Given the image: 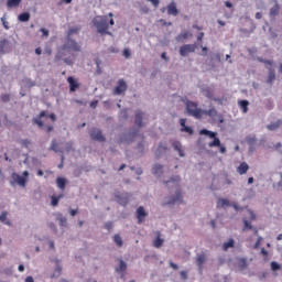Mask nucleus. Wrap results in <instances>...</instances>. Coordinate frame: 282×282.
<instances>
[{
    "mask_svg": "<svg viewBox=\"0 0 282 282\" xmlns=\"http://www.w3.org/2000/svg\"><path fill=\"white\" fill-rule=\"evenodd\" d=\"M72 52H80V45L76 40L66 36L64 44L57 50L54 57L55 63H65V65H74L76 63V54Z\"/></svg>",
    "mask_w": 282,
    "mask_h": 282,
    "instance_id": "1",
    "label": "nucleus"
},
{
    "mask_svg": "<svg viewBox=\"0 0 282 282\" xmlns=\"http://www.w3.org/2000/svg\"><path fill=\"white\" fill-rule=\"evenodd\" d=\"M186 111L188 116L196 118V120H200L204 116V110L197 107V102L195 101H186Z\"/></svg>",
    "mask_w": 282,
    "mask_h": 282,
    "instance_id": "2",
    "label": "nucleus"
},
{
    "mask_svg": "<svg viewBox=\"0 0 282 282\" xmlns=\"http://www.w3.org/2000/svg\"><path fill=\"white\" fill-rule=\"evenodd\" d=\"M93 24L96 26L98 34L105 35V32L109 30V23L107 15L98 17L93 20Z\"/></svg>",
    "mask_w": 282,
    "mask_h": 282,
    "instance_id": "3",
    "label": "nucleus"
},
{
    "mask_svg": "<svg viewBox=\"0 0 282 282\" xmlns=\"http://www.w3.org/2000/svg\"><path fill=\"white\" fill-rule=\"evenodd\" d=\"M23 176L17 174V173H13L11 175L12 180L17 182V184H19V186H23L25 187V184H28V177L30 176V172L28 171H24L22 173Z\"/></svg>",
    "mask_w": 282,
    "mask_h": 282,
    "instance_id": "4",
    "label": "nucleus"
},
{
    "mask_svg": "<svg viewBox=\"0 0 282 282\" xmlns=\"http://www.w3.org/2000/svg\"><path fill=\"white\" fill-rule=\"evenodd\" d=\"M12 52V42L8 39L0 40V56L10 54Z\"/></svg>",
    "mask_w": 282,
    "mask_h": 282,
    "instance_id": "5",
    "label": "nucleus"
},
{
    "mask_svg": "<svg viewBox=\"0 0 282 282\" xmlns=\"http://www.w3.org/2000/svg\"><path fill=\"white\" fill-rule=\"evenodd\" d=\"M197 50V44H184L180 47V55L181 56H188V54H193Z\"/></svg>",
    "mask_w": 282,
    "mask_h": 282,
    "instance_id": "6",
    "label": "nucleus"
},
{
    "mask_svg": "<svg viewBox=\"0 0 282 282\" xmlns=\"http://www.w3.org/2000/svg\"><path fill=\"white\" fill-rule=\"evenodd\" d=\"M128 89L127 82L124 79H119L117 82V87L113 89L115 96H122Z\"/></svg>",
    "mask_w": 282,
    "mask_h": 282,
    "instance_id": "7",
    "label": "nucleus"
},
{
    "mask_svg": "<svg viewBox=\"0 0 282 282\" xmlns=\"http://www.w3.org/2000/svg\"><path fill=\"white\" fill-rule=\"evenodd\" d=\"M221 56H224L221 53L217 52H209L208 53V61L210 63V65H213V67H215L216 65H219V63H221Z\"/></svg>",
    "mask_w": 282,
    "mask_h": 282,
    "instance_id": "8",
    "label": "nucleus"
},
{
    "mask_svg": "<svg viewBox=\"0 0 282 282\" xmlns=\"http://www.w3.org/2000/svg\"><path fill=\"white\" fill-rule=\"evenodd\" d=\"M272 3H274V6L270 9L269 15H270V19L274 21V19L279 17V12L281 11V4H279V0H272Z\"/></svg>",
    "mask_w": 282,
    "mask_h": 282,
    "instance_id": "9",
    "label": "nucleus"
},
{
    "mask_svg": "<svg viewBox=\"0 0 282 282\" xmlns=\"http://www.w3.org/2000/svg\"><path fill=\"white\" fill-rule=\"evenodd\" d=\"M90 138L93 140H97L98 142H105V137L102 135V131L94 128L91 131H90Z\"/></svg>",
    "mask_w": 282,
    "mask_h": 282,
    "instance_id": "10",
    "label": "nucleus"
},
{
    "mask_svg": "<svg viewBox=\"0 0 282 282\" xmlns=\"http://www.w3.org/2000/svg\"><path fill=\"white\" fill-rule=\"evenodd\" d=\"M209 149L217 147L220 153H226V147L221 145V140L219 138H215L214 141L208 143Z\"/></svg>",
    "mask_w": 282,
    "mask_h": 282,
    "instance_id": "11",
    "label": "nucleus"
},
{
    "mask_svg": "<svg viewBox=\"0 0 282 282\" xmlns=\"http://www.w3.org/2000/svg\"><path fill=\"white\" fill-rule=\"evenodd\" d=\"M166 204H182V191L176 189L175 196H171L164 205Z\"/></svg>",
    "mask_w": 282,
    "mask_h": 282,
    "instance_id": "12",
    "label": "nucleus"
},
{
    "mask_svg": "<svg viewBox=\"0 0 282 282\" xmlns=\"http://www.w3.org/2000/svg\"><path fill=\"white\" fill-rule=\"evenodd\" d=\"M42 118H47V112L45 110H42L39 117L33 119L34 124H37L40 129H43V127H45V124L43 123V120H41Z\"/></svg>",
    "mask_w": 282,
    "mask_h": 282,
    "instance_id": "13",
    "label": "nucleus"
},
{
    "mask_svg": "<svg viewBox=\"0 0 282 282\" xmlns=\"http://www.w3.org/2000/svg\"><path fill=\"white\" fill-rule=\"evenodd\" d=\"M147 212L144 210V207L140 206L137 209V219H138V224H142V221H144V219H147Z\"/></svg>",
    "mask_w": 282,
    "mask_h": 282,
    "instance_id": "14",
    "label": "nucleus"
},
{
    "mask_svg": "<svg viewBox=\"0 0 282 282\" xmlns=\"http://www.w3.org/2000/svg\"><path fill=\"white\" fill-rule=\"evenodd\" d=\"M167 14H170L172 17H177L180 14V10H177V3L171 2L167 6Z\"/></svg>",
    "mask_w": 282,
    "mask_h": 282,
    "instance_id": "15",
    "label": "nucleus"
},
{
    "mask_svg": "<svg viewBox=\"0 0 282 282\" xmlns=\"http://www.w3.org/2000/svg\"><path fill=\"white\" fill-rule=\"evenodd\" d=\"M256 59L258 61V63H263L267 67V69H269V72H272V67L274 66V61L272 59H265L263 57H256Z\"/></svg>",
    "mask_w": 282,
    "mask_h": 282,
    "instance_id": "16",
    "label": "nucleus"
},
{
    "mask_svg": "<svg viewBox=\"0 0 282 282\" xmlns=\"http://www.w3.org/2000/svg\"><path fill=\"white\" fill-rule=\"evenodd\" d=\"M67 83L69 85V90L70 91H76V89H78V87H80V85L78 84V82H76V79H74V77L69 76L67 78Z\"/></svg>",
    "mask_w": 282,
    "mask_h": 282,
    "instance_id": "17",
    "label": "nucleus"
},
{
    "mask_svg": "<svg viewBox=\"0 0 282 282\" xmlns=\"http://www.w3.org/2000/svg\"><path fill=\"white\" fill-rule=\"evenodd\" d=\"M249 169H250V165H248V163H246V162H242L237 167V173H239V175H246L248 173Z\"/></svg>",
    "mask_w": 282,
    "mask_h": 282,
    "instance_id": "18",
    "label": "nucleus"
},
{
    "mask_svg": "<svg viewBox=\"0 0 282 282\" xmlns=\"http://www.w3.org/2000/svg\"><path fill=\"white\" fill-rule=\"evenodd\" d=\"M196 263L202 272V269L204 268V263H206V253L198 254L196 258Z\"/></svg>",
    "mask_w": 282,
    "mask_h": 282,
    "instance_id": "19",
    "label": "nucleus"
},
{
    "mask_svg": "<svg viewBox=\"0 0 282 282\" xmlns=\"http://www.w3.org/2000/svg\"><path fill=\"white\" fill-rule=\"evenodd\" d=\"M30 12L25 11L18 15V21H20V23H28V21H30Z\"/></svg>",
    "mask_w": 282,
    "mask_h": 282,
    "instance_id": "20",
    "label": "nucleus"
},
{
    "mask_svg": "<svg viewBox=\"0 0 282 282\" xmlns=\"http://www.w3.org/2000/svg\"><path fill=\"white\" fill-rule=\"evenodd\" d=\"M174 151H177L180 158H184V149H182V143L180 141H175L173 143Z\"/></svg>",
    "mask_w": 282,
    "mask_h": 282,
    "instance_id": "21",
    "label": "nucleus"
},
{
    "mask_svg": "<svg viewBox=\"0 0 282 282\" xmlns=\"http://www.w3.org/2000/svg\"><path fill=\"white\" fill-rule=\"evenodd\" d=\"M0 221H1V224H4L6 226H12V223L8 219V212L1 213Z\"/></svg>",
    "mask_w": 282,
    "mask_h": 282,
    "instance_id": "22",
    "label": "nucleus"
},
{
    "mask_svg": "<svg viewBox=\"0 0 282 282\" xmlns=\"http://www.w3.org/2000/svg\"><path fill=\"white\" fill-rule=\"evenodd\" d=\"M199 133H200V135H208L213 140H215V138H217V132H213V131H209L207 129L200 130Z\"/></svg>",
    "mask_w": 282,
    "mask_h": 282,
    "instance_id": "23",
    "label": "nucleus"
},
{
    "mask_svg": "<svg viewBox=\"0 0 282 282\" xmlns=\"http://www.w3.org/2000/svg\"><path fill=\"white\" fill-rule=\"evenodd\" d=\"M56 184L61 191H64L65 186L67 185V180H65L63 177H57Z\"/></svg>",
    "mask_w": 282,
    "mask_h": 282,
    "instance_id": "24",
    "label": "nucleus"
},
{
    "mask_svg": "<svg viewBox=\"0 0 282 282\" xmlns=\"http://www.w3.org/2000/svg\"><path fill=\"white\" fill-rule=\"evenodd\" d=\"M22 0H7V8H19Z\"/></svg>",
    "mask_w": 282,
    "mask_h": 282,
    "instance_id": "25",
    "label": "nucleus"
},
{
    "mask_svg": "<svg viewBox=\"0 0 282 282\" xmlns=\"http://www.w3.org/2000/svg\"><path fill=\"white\" fill-rule=\"evenodd\" d=\"M65 197V195L59 194L58 196H52L51 197V205L52 206H58V202L59 199H63Z\"/></svg>",
    "mask_w": 282,
    "mask_h": 282,
    "instance_id": "26",
    "label": "nucleus"
},
{
    "mask_svg": "<svg viewBox=\"0 0 282 282\" xmlns=\"http://www.w3.org/2000/svg\"><path fill=\"white\" fill-rule=\"evenodd\" d=\"M250 102L248 100H240L239 101V107L243 111V113H248V106Z\"/></svg>",
    "mask_w": 282,
    "mask_h": 282,
    "instance_id": "27",
    "label": "nucleus"
},
{
    "mask_svg": "<svg viewBox=\"0 0 282 282\" xmlns=\"http://www.w3.org/2000/svg\"><path fill=\"white\" fill-rule=\"evenodd\" d=\"M203 116H209V118H215V116H217V110L215 108H210L209 110H203Z\"/></svg>",
    "mask_w": 282,
    "mask_h": 282,
    "instance_id": "28",
    "label": "nucleus"
},
{
    "mask_svg": "<svg viewBox=\"0 0 282 282\" xmlns=\"http://www.w3.org/2000/svg\"><path fill=\"white\" fill-rule=\"evenodd\" d=\"M142 116H143L142 111L138 110V111L135 112V120H134V122H135V124H138L139 127H142Z\"/></svg>",
    "mask_w": 282,
    "mask_h": 282,
    "instance_id": "29",
    "label": "nucleus"
},
{
    "mask_svg": "<svg viewBox=\"0 0 282 282\" xmlns=\"http://www.w3.org/2000/svg\"><path fill=\"white\" fill-rule=\"evenodd\" d=\"M21 147H23L24 149H30V147H32V140L30 139H22L20 141Z\"/></svg>",
    "mask_w": 282,
    "mask_h": 282,
    "instance_id": "30",
    "label": "nucleus"
},
{
    "mask_svg": "<svg viewBox=\"0 0 282 282\" xmlns=\"http://www.w3.org/2000/svg\"><path fill=\"white\" fill-rule=\"evenodd\" d=\"M224 206H230V202H228V199L226 198H219L217 203V207L224 208Z\"/></svg>",
    "mask_w": 282,
    "mask_h": 282,
    "instance_id": "31",
    "label": "nucleus"
},
{
    "mask_svg": "<svg viewBox=\"0 0 282 282\" xmlns=\"http://www.w3.org/2000/svg\"><path fill=\"white\" fill-rule=\"evenodd\" d=\"M163 166L162 165H160V164H155L154 166H153V174L154 175H162V173H163Z\"/></svg>",
    "mask_w": 282,
    "mask_h": 282,
    "instance_id": "32",
    "label": "nucleus"
},
{
    "mask_svg": "<svg viewBox=\"0 0 282 282\" xmlns=\"http://www.w3.org/2000/svg\"><path fill=\"white\" fill-rule=\"evenodd\" d=\"M228 248H235V240L234 239H229L227 242H224L223 249L228 250Z\"/></svg>",
    "mask_w": 282,
    "mask_h": 282,
    "instance_id": "33",
    "label": "nucleus"
},
{
    "mask_svg": "<svg viewBox=\"0 0 282 282\" xmlns=\"http://www.w3.org/2000/svg\"><path fill=\"white\" fill-rule=\"evenodd\" d=\"M113 241L118 246V248H122L123 242H122V237H120V235L118 234L115 235Z\"/></svg>",
    "mask_w": 282,
    "mask_h": 282,
    "instance_id": "34",
    "label": "nucleus"
},
{
    "mask_svg": "<svg viewBox=\"0 0 282 282\" xmlns=\"http://www.w3.org/2000/svg\"><path fill=\"white\" fill-rule=\"evenodd\" d=\"M281 127V121H276L268 126L269 131H276Z\"/></svg>",
    "mask_w": 282,
    "mask_h": 282,
    "instance_id": "35",
    "label": "nucleus"
},
{
    "mask_svg": "<svg viewBox=\"0 0 282 282\" xmlns=\"http://www.w3.org/2000/svg\"><path fill=\"white\" fill-rule=\"evenodd\" d=\"M164 243V240L160 237H158L154 242H153V246L154 248H162V245Z\"/></svg>",
    "mask_w": 282,
    "mask_h": 282,
    "instance_id": "36",
    "label": "nucleus"
},
{
    "mask_svg": "<svg viewBox=\"0 0 282 282\" xmlns=\"http://www.w3.org/2000/svg\"><path fill=\"white\" fill-rule=\"evenodd\" d=\"M61 272H63V269L61 267H56L53 272V279H57V276H61Z\"/></svg>",
    "mask_w": 282,
    "mask_h": 282,
    "instance_id": "37",
    "label": "nucleus"
},
{
    "mask_svg": "<svg viewBox=\"0 0 282 282\" xmlns=\"http://www.w3.org/2000/svg\"><path fill=\"white\" fill-rule=\"evenodd\" d=\"M127 270V263L124 260H120L119 269H117L118 272H124Z\"/></svg>",
    "mask_w": 282,
    "mask_h": 282,
    "instance_id": "38",
    "label": "nucleus"
},
{
    "mask_svg": "<svg viewBox=\"0 0 282 282\" xmlns=\"http://www.w3.org/2000/svg\"><path fill=\"white\" fill-rule=\"evenodd\" d=\"M182 39L186 40L188 39V32H184V33H181L178 34L175 40L180 43V41H182Z\"/></svg>",
    "mask_w": 282,
    "mask_h": 282,
    "instance_id": "39",
    "label": "nucleus"
},
{
    "mask_svg": "<svg viewBox=\"0 0 282 282\" xmlns=\"http://www.w3.org/2000/svg\"><path fill=\"white\" fill-rule=\"evenodd\" d=\"M271 270L273 272H276V270H281V264H279L278 262H271Z\"/></svg>",
    "mask_w": 282,
    "mask_h": 282,
    "instance_id": "40",
    "label": "nucleus"
},
{
    "mask_svg": "<svg viewBox=\"0 0 282 282\" xmlns=\"http://www.w3.org/2000/svg\"><path fill=\"white\" fill-rule=\"evenodd\" d=\"M72 34H78V28H70V29L67 31V36H68V37H72Z\"/></svg>",
    "mask_w": 282,
    "mask_h": 282,
    "instance_id": "41",
    "label": "nucleus"
},
{
    "mask_svg": "<svg viewBox=\"0 0 282 282\" xmlns=\"http://www.w3.org/2000/svg\"><path fill=\"white\" fill-rule=\"evenodd\" d=\"M202 91L205 94L206 98H213V91L209 88H203Z\"/></svg>",
    "mask_w": 282,
    "mask_h": 282,
    "instance_id": "42",
    "label": "nucleus"
},
{
    "mask_svg": "<svg viewBox=\"0 0 282 282\" xmlns=\"http://www.w3.org/2000/svg\"><path fill=\"white\" fill-rule=\"evenodd\" d=\"M184 133H189V135H193V128L185 126L181 129Z\"/></svg>",
    "mask_w": 282,
    "mask_h": 282,
    "instance_id": "43",
    "label": "nucleus"
},
{
    "mask_svg": "<svg viewBox=\"0 0 282 282\" xmlns=\"http://www.w3.org/2000/svg\"><path fill=\"white\" fill-rule=\"evenodd\" d=\"M171 182L177 186V184H180V176L172 177L169 182H166V184H171Z\"/></svg>",
    "mask_w": 282,
    "mask_h": 282,
    "instance_id": "44",
    "label": "nucleus"
},
{
    "mask_svg": "<svg viewBox=\"0 0 282 282\" xmlns=\"http://www.w3.org/2000/svg\"><path fill=\"white\" fill-rule=\"evenodd\" d=\"M108 52H109L110 54H119V53H120V50L117 48V47H115V46H110V47H108Z\"/></svg>",
    "mask_w": 282,
    "mask_h": 282,
    "instance_id": "45",
    "label": "nucleus"
},
{
    "mask_svg": "<svg viewBox=\"0 0 282 282\" xmlns=\"http://www.w3.org/2000/svg\"><path fill=\"white\" fill-rule=\"evenodd\" d=\"M124 58H131V50L124 48L122 52Z\"/></svg>",
    "mask_w": 282,
    "mask_h": 282,
    "instance_id": "46",
    "label": "nucleus"
},
{
    "mask_svg": "<svg viewBox=\"0 0 282 282\" xmlns=\"http://www.w3.org/2000/svg\"><path fill=\"white\" fill-rule=\"evenodd\" d=\"M249 56H252L254 58V54H257V47H251L247 50Z\"/></svg>",
    "mask_w": 282,
    "mask_h": 282,
    "instance_id": "47",
    "label": "nucleus"
},
{
    "mask_svg": "<svg viewBox=\"0 0 282 282\" xmlns=\"http://www.w3.org/2000/svg\"><path fill=\"white\" fill-rule=\"evenodd\" d=\"M40 32H42V36H45V37L50 36V30L45 28H41Z\"/></svg>",
    "mask_w": 282,
    "mask_h": 282,
    "instance_id": "48",
    "label": "nucleus"
},
{
    "mask_svg": "<svg viewBox=\"0 0 282 282\" xmlns=\"http://www.w3.org/2000/svg\"><path fill=\"white\" fill-rule=\"evenodd\" d=\"M243 224H245L243 230H252V225L250 224V221L245 220Z\"/></svg>",
    "mask_w": 282,
    "mask_h": 282,
    "instance_id": "49",
    "label": "nucleus"
},
{
    "mask_svg": "<svg viewBox=\"0 0 282 282\" xmlns=\"http://www.w3.org/2000/svg\"><path fill=\"white\" fill-rule=\"evenodd\" d=\"M200 56H208V46H202Z\"/></svg>",
    "mask_w": 282,
    "mask_h": 282,
    "instance_id": "50",
    "label": "nucleus"
},
{
    "mask_svg": "<svg viewBox=\"0 0 282 282\" xmlns=\"http://www.w3.org/2000/svg\"><path fill=\"white\" fill-rule=\"evenodd\" d=\"M1 23H2V25L4 28V30H10V25H9L8 21H6L4 18H1Z\"/></svg>",
    "mask_w": 282,
    "mask_h": 282,
    "instance_id": "51",
    "label": "nucleus"
},
{
    "mask_svg": "<svg viewBox=\"0 0 282 282\" xmlns=\"http://www.w3.org/2000/svg\"><path fill=\"white\" fill-rule=\"evenodd\" d=\"M1 100H2V102H10V95H8V94L2 95Z\"/></svg>",
    "mask_w": 282,
    "mask_h": 282,
    "instance_id": "52",
    "label": "nucleus"
},
{
    "mask_svg": "<svg viewBox=\"0 0 282 282\" xmlns=\"http://www.w3.org/2000/svg\"><path fill=\"white\" fill-rule=\"evenodd\" d=\"M25 83H26V86H28L29 88H32V87H35V86H36V83H34V82H32V80H30V79H25Z\"/></svg>",
    "mask_w": 282,
    "mask_h": 282,
    "instance_id": "53",
    "label": "nucleus"
},
{
    "mask_svg": "<svg viewBox=\"0 0 282 282\" xmlns=\"http://www.w3.org/2000/svg\"><path fill=\"white\" fill-rule=\"evenodd\" d=\"M274 78H275L274 73H270L267 83H269L271 85V83L274 80Z\"/></svg>",
    "mask_w": 282,
    "mask_h": 282,
    "instance_id": "54",
    "label": "nucleus"
},
{
    "mask_svg": "<svg viewBox=\"0 0 282 282\" xmlns=\"http://www.w3.org/2000/svg\"><path fill=\"white\" fill-rule=\"evenodd\" d=\"M112 228H113V223H110V221H109V223H106V224H105V229H106V230H111Z\"/></svg>",
    "mask_w": 282,
    "mask_h": 282,
    "instance_id": "55",
    "label": "nucleus"
},
{
    "mask_svg": "<svg viewBox=\"0 0 282 282\" xmlns=\"http://www.w3.org/2000/svg\"><path fill=\"white\" fill-rule=\"evenodd\" d=\"M181 279L186 281V279H188V273L186 271H181Z\"/></svg>",
    "mask_w": 282,
    "mask_h": 282,
    "instance_id": "56",
    "label": "nucleus"
},
{
    "mask_svg": "<svg viewBox=\"0 0 282 282\" xmlns=\"http://www.w3.org/2000/svg\"><path fill=\"white\" fill-rule=\"evenodd\" d=\"M167 149H169V148H167L166 145H164V144L161 143V144L159 145V148H158V151H159V152H161V151H167Z\"/></svg>",
    "mask_w": 282,
    "mask_h": 282,
    "instance_id": "57",
    "label": "nucleus"
},
{
    "mask_svg": "<svg viewBox=\"0 0 282 282\" xmlns=\"http://www.w3.org/2000/svg\"><path fill=\"white\" fill-rule=\"evenodd\" d=\"M269 33H270V35H271L272 39H276V36H279V35L276 34V32L272 31V28H269Z\"/></svg>",
    "mask_w": 282,
    "mask_h": 282,
    "instance_id": "58",
    "label": "nucleus"
},
{
    "mask_svg": "<svg viewBox=\"0 0 282 282\" xmlns=\"http://www.w3.org/2000/svg\"><path fill=\"white\" fill-rule=\"evenodd\" d=\"M148 1H150V3L154 6V8H158V6H160V0H148Z\"/></svg>",
    "mask_w": 282,
    "mask_h": 282,
    "instance_id": "59",
    "label": "nucleus"
},
{
    "mask_svg": "<svg viewBox=\"0 0 282 282\" xmlns=\"http://www.w3.org/2000/svg\"><path fill=\"white\" fill-rule=\"evenodd\" d=\"M44 54H47V56H52V48L51 47H45Z\"/></svg>",
    "mask_w": 282,
    "mask_h": 282,
    "instance_id": "60",
    "label": "nucleus"
},
{
    "mask_svg": "<svg viewBox=\"0 0 282 282\" xmlns=\"http://www.w3.org/2000/svg\"><path fill=\"white\" fill-rule=\"evenodd\" d=\"M180 124H181L182 129H184V127H186V119H181Z\"/></svg>",
    "mask_w": 282,
    "mask_h": 282,
    "instance_id": "61",
    "label": "nucleus"
},
{
    "mask_svg": "<svg viewBox=\"0 0 282 282\" xmlns=\"http://www.w3.org/2000/svg\"><path fill=\"white\" fill-rule=\"evenodd\" d=\"M204 39V32H199L197 35V41H203Z\"/></svg>",
    "mask_w": 282,
    "mask_h": 282,
    "instance_id": "62",
    "label": "nucleus"
},
{
    "mask_svg": "<svg viewBox=\"0 0 282 282\" xmlns=\"http://www.w3.org/2000/svg\"><path fill=\"white\" fill-rule=\"evenodd\" d=\"M225 6L227 7V8H232L234 7V4H232V2H230V1H225Z\"/></svg>",
    "mask_w": 282,
    "mask_h": 282,
    "instance_id": "63",
    "label": "nucleus"
},
{
    "mask_svg": "<svg viewBox=\"0 0 282 282\" xmlns=\"http://www.w3.org/2000/svg\"><path fill=\"white\" fill-rule=\"evenodd\" d=\"M25 282H34V278L29 275V276H26Z\"/></svg>",
    "mask_w": 282,
    "mask_h": 282,
    "instance_id": "64",
    "label": "nucleus"
}]
</instances>
